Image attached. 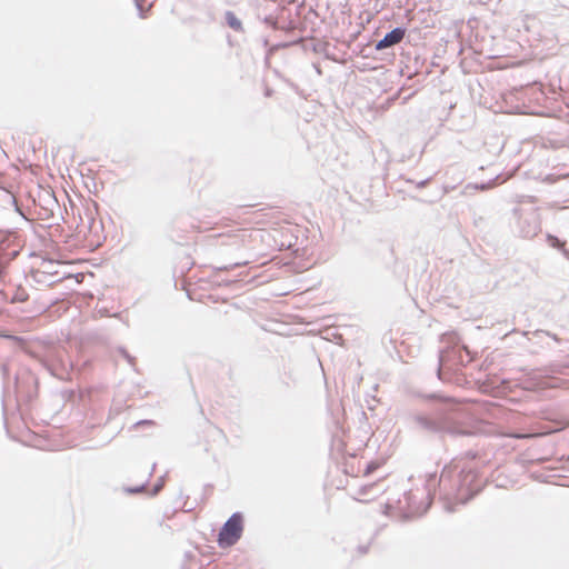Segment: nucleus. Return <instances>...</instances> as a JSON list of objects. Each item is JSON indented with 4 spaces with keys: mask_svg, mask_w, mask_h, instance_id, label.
Wrapping results in <instances>:
<instances>
[{
    "mask_svg": "<svg viewBox=\"0 0 569 569\" xmlns=\"http://www.w3.org/2000/svg\"><path fill=\"white\" fill-rule=\"evenodd\" d=\"M243 532V515L239 511L231 515L222 525L218 533V545L221 548L234 546Z\"/></svg>",
    "mask_w": 569,
    "mask_h": 569,
    "instance_id": "obj_5",
    "label": "nucleus"
},
{
    "mask_svg": "<svg viewBox=\"0 0 569 569\" xmlns=\"http://www.w3.org/2000/svg\"><path fill=\"white\" fill-rule=\"evenodd\" d=\"M430 180H431V178H427V179H423V180H421L419 182H416V187L418 189H422V188H425L430 182Z\"/></svg>",
    "mask_w": 569,
    "mask_h": 569,
    "instance_id": "obj_25",
    "label": "nucleus"
},
{
    "mask_svg": "<svg viewBox=\"0 0 569 569\" xmlns=\"http://www.w3.org/2000/svg\"><path fill=\"white\" fill-rule=\"evenodd\" d=\"M565 368H569V361L563 365Z\"/></svg>",
    "mask_w": 569,
    "mask_h": 569,
    "instance_id": "obj_31",
    "label": "nucleus"
},
{
    "mask_svg": "<svg viewBox=\"0 0 569 569\" xmlns=\"http://www.w3.org/2000/svg\"><path fill=\"white\" fill-rule=\"evenodd\" d=\"M286 8L284 7H276V9L261 17V14H258V18L262 20L263 23H266L268 27H270L273 30H282L284 32H292L297 29V23L284 16Z\"/></svg>",
    "mask_w": 569,
    "mask_h": 569,
    "instance_id": "obj_8",
    "label": "nucleus"
},
{
    "mask_svg": "<svg viewBox=\"0 0 569 569\" xmlns=\"http://www.w3.org/2000/svg\"><path fill=\"white\" fill-rule=\"evenodd\" d=\"M144 488H146V483H142V485L134 486V487H124L123 490H124V492H127L129 495H136V493L141 492Z\"/></svg>",
    "mask_w": 569,
    "mask_h": 569,
    "instance_id": "obj_20",
    "label": "nucleus"
},
{
    "mask_svg": "<svg viewBox=\"0 0 569 569\" xmlns=\"http://www.w3.org/2000/svg\"><path fill=\"white\" fill-rule=\"evenodd\" d=\"M144 0H134L136 8L138 10V14L141 19L147 18V10L143 8Z\"/></svg>",
    "mask_w": 569,
    "mask_h": 569,
    "instance_id": "obj_19",
    "label": "nucleus"
},
{
    "mask_svg": "<svg viewBox=\"0 0 569 569\" xmlns=\"http://www.w3.org/2000/svg\"><path fill=\"white\" fill-rule=\"evenodd\" d=\"M48 204H50L52 208H46V209L50 210L52 216H53V208L60 210L59 202L52 193H48Z\"/></svg>",
    "mask_w": 569,
    "mask_h": 569,
    "instance_id": "obj_14",
    "label": "nucleus"
},
{
    "mask_svg": "<svg viewBox=\"0 0 569 569\" xmlns=\"http://www.w3.org/2000/svg\"><path fill=\"white\" fill-rule=\"evenodd\" d=\"M224 22L233 31L239 32V33H243L244 32V28H243L242 21L231 10H227L224 12Z\"/></svg>",
    "mask_w": 569,
    "mask_h": 569,
    "instance_id": "obj_12",
    "label": "nucleus"
},
{
    "mask_svg": "<svg viewBox=\"0 0 569 569\" xmlns=\"http://www.w3.org/2000/svg\"><path fill=\"white\" fill-rule=\"evenodd\" d=\"M545 333H546L548 337L552 338L556 342H558V343L562 342V339H560L557 335L551 333V332H549V331H546Z\"/></svg>",
    "mask_w": 569,
    "mask_h": 569,
    "instance_id": "obj_26",
    "label": "nucleus"
},
{
    "mask_svg": "<svg viewBox=\"0 0 569 569\" xmlns=\"http://www.w3.org/2000/svg\"><path fill=\"white\" fill-rule=\"evenodd\" d=\"M368 549H369V546H359V547H358V551H359L361 555L367 553Z\"/></svg>",
    "mask_w": 569,
    "mask_h": 569,
    "instance_id": "obj_28",
    "label": "nucleus"
},
{
    "mask_svg": "<svg viewBox=\"0 0 569 569\" xmlns=\"http://www.w3.org/2000/svg\"><path fill=\"white\" fill-rule=\"evenodd\" d=\"M471 361L469 351L466 349L465 355L461 350H447L439 352V366L437 369V377L442 381H452L461 385L465 379L458 373L459 367H463Z\"/></svg>",
    "mask_w": 569,
    "mask_h": 569,
    "instance_id": "obj_3",
    "label": "nucleus"
},
{
    "mask_svg": "<svg viewBox=\"0 0 569 569\" xmlns=\"http://www.w3.org/2000/svg\"><path fill=\"white\" fill-rule=\"evenodd\" d=\"M19 254V250L13 249L8 251L0 243V280H2L7 273V268L9 263L17 258Z\"/></svg>",
    "mask_w": 569,
    "mask_h": 569,
    "instance_id": "obj_10",
    "label": "nucleus"
},
{
    "mask_svg": "<svg viewBox=\"0 0 569 569\" xmlns=\"http://www.w3.org/2000/svg\"><path fill=\"white\" fill-rule=\"evenodd\" d=\"M1 371H2L3 379H7V377L9 375V367H8V365L3 363L2 367H1Z\"/></svg>",
    "mask_w": 569,
    "mask_h": 569,
    "instance_id": "obj_27",
    "label": "nucleus"
},
{
    "mask_svg": "<svg viewBox=\"0 0 569 569\" xmlns=\"http://www.w3.org/2000/svg\"><path fill=\"white\" fill-rule=\"evenodd\" d=\"M477 480L478 473L467 462L452 460L439 477L437 472L426 476V488L429 496L439 495L446 511L455 512L457 505H466L480 491Z\"/></svg>",
    "mask_w": 569,
    "mask_h": 569,
    "instance_id": "obj_1",
    "label": "nucleus"
},
{
    "mask_svg": "<svg viewBox=\"0 0 569 569\" xmlns=\"http://www.w3.org/2000/svg\"><path fill=\"white\" fill-rule=\"evenodd\" d=\"M436 495H428L427 488L423 490H409L399 499V509L403 512V519L408 520L413 517H420L430 508L432 499Z\"/></svg>",
    "mask_w": 569,
    "mask_h": 569,
    "instance_id": "obj_4",
    "label": "nucleus"
},
{
    "mask_svg": "<svg viewBox=\"0 0 569 569\" xmlns=\"http://www.w3.org/2000/svg\"><path fill=\"white\" fill-rule=\"evenodd\" d=\"M28 299H29L28 292L21 287L16 289V291L11 298H9L4 291L0 290V302L16 303V302H24Z\"/></svg>",
    "mask_w": 569,
    "mask_h": 569,
    "instance_id": "obj_11",
    "label": "nucleus"
},
{
    "mask_svg": "<svg viewBox=\"0 0 569 569\" xmlns=\"http://www.w3.org/2000/svg\"><path fill=\"white\" fill-rule=\"evenodd\" d=\"M38 378L28 369H22L14 376V391L19 401L32 402L38 396Z\"/></svg>",
    "mask_w": 569,
    "mask_h": 569,
    "instance_id": "obj_6",
    "label": "nucleus"
},
{
    "mask_svg": "<svg viewBox=\"0 0 569 569\" xmlns=\"http://www.w3.org/2000/svg\"><path fill=\"white\" fill-rule=\"evenodd\" d=\"M517 214V232L520 237L532 239L541 231L540 213L536 209L526 211H516Z\"/></svg>",
    "mask_w": 569,
    "mask_h": 569,
    "instance_id": "obj_7",
    "label": "nucleus"
},
{
    "mask_svg": "<svg viewBox=\"0 0 569 569\" xmlns=\"http://www.w3.org/2000/svg\"><path fill=\"white\" fill-rule=\"evenodd\" d=\"M547 241L550 247L556 248L562 252V254L569 260V250L565 248L566 242L556 236L548 234Z\"/></svg>",
    "mask_w": 569,
    "mask_h": 569,
    "instance_id": "obj_13",
    "label": "nucleus"
},
{
    "mask_svg": "<svg viewBox=\"0 0 569 569\" xmlns=\"http://www.w3.org/2000/svg\"><path fill=\"white\" fill-rule=\"evenodd\" d=\"M118 351H119V353H120V355H121V356H122V357H123V358H124V359H126V360H127L131 366H133V365H134V362H136V358H134V357H132V356L127 351V349H126V348H123V347H119V348H118Z\"/></svg>",
    "mask_w": 569,
    "mask_h": 569,
    "instance_id": "obj_18",
    "label": "nucleus"
},
{
    "mask_svg": "<svg viewBox=\"0 0 569 569\" xmlns=\"http://www.w3.org/2000/svg\"><path fill=\"white\" fill-rule=\"evenodd\" d=\"M247 263H248V261H247V260H244V261H241V262H234V263H233V264H231V266H222V267H218L217 269H218L219 271H228V270H230V269H232V268H236V267L246 266Z\"/></svg>",
    "mask_w": 569,
    "mask_h": 569,
    "instance_id": "obj_21",
    "label": "nucleus"
},
{
    "mask_svg": "<svg viewBox=\"0 0 569 569\" xmlns=\"http://www.w3.org/2000/svg\"><path fill=\"white\" fill-rule=\"evenodd\" d=\"M406 32L407 29L402 26L393 28L375 43V49L377 51H382L385 49L395 47L403 40Z\"/></svg>",
    "mask_w": 569,
    "mask_h": 569,
    "instance_id": "obj_9",
    "label": "nucleus"
},
{
    "mask_svg": "<svg viewBox=\"0 0 569 569\" xmlns=\"http://www.w3.org/2000/svg\"><path fill=\"white\" fill-rule=\"evenodd\" d=\"M366 491H367V487H362V488H361V490H360V492H361L362 495H365V493H366Z\"/></svg>",
    "mask_w": 569,
    "mask_h": 569,
    "instance_id": "obj_29",
    "label": "nucleus"
},
{
    "mask_svg": "<svg viewBox=\"0 0 569 569\" xmlns=\"http://www.w3.org/2000/svg\"><path fill=\"white\" fill-rule=\"evenodd\" d=\"M492 183H493V181H489L487 183L475 184L473 188L479 189V190H487L488 188H490V186Z\"/></svg>",
    "mask_w": 569,
    "mask_h": 569,
    "instance_id": "obj_24",
    "label": "nucleus"
},
{
    "mask_svg": "<svg viewBox=\"0 0 569 569\" xmlns=\"http://www.w3.org/2000/svg\"><path fill=\"white\" fill-rule=\"evenodd\" d=\"M377 467L378 465H376L375 462H369L365 469V475L368 476L372 473L377 469Z\"/></svg>",
    "mask_w": 569,
    "mask_h": 569,
    "instance_id": "obj_23",
    "label": "nucleus"
},
{
    "mask_svg": "<svg viewBox=\"0 0 569 569\" xmlns=\"http://www.w3.org/2000/svg\"><path fill=\"white\" fill-rule=\"evenodd\" d=\"M164 486V478L161 477L157 480V482L153 485L152 489H151V492L150 495L151 496H157L163 488Z\"/></svg>",
    "mask_w": 569,
    "mask_h": 569,
    "instance_id": "obj_15",
    "label": "nucleus"
},
{
    "mask_svg": "<svg viewBox=\"0 0 569 569\" xmlns=\"http://www.w3.org/2000/svg\"><path fill=\"white\" fill-rule=\"evenodd\" d=\"M427 400H437L439 403L428 412H419L412 416L416 428L422 432L457 437L469 435L463 419L465 411L453 398L437 392L423 396Z\"/></svg>",
    "mask_w": 569,
    "mask_h": 569,
    "instance_id": "obj_2",
    "label": "nucleus"
},
{
    "mask_svg": "<svg viewBox=\"0 0 569 569\" xmlns=\"http://www.w3.org/2000/svg\"><path fill=\"white\" fill-rule=\"evenodd\" d=\"M118 351H119V353H120V355H121V356H122V357H123V358H124V359H126V360H127L131 366H133V365H134V362H136V358H134V357H132V356L127 351V349H126V348H123V347H119V348H118Z\"/></svg>",
    "mask_w": 569,
    "mask_h": 569,
    "instance_id": "obj_17",
    "label": "nucleus"
},
{
    "mask_svg": "<svg viewBox=\"0 0 569 569\" xmlns=\"http://www.w3.org/2000/svg\"><path fill=\"white\" fill-rule=\"evenodd\" d=\"M154 468H156V463H153V465H152V469H151V471H153V470H154ZM151 475H152V472H150V476H151Z\"/></svg>",
    "mask_w": 569,
    "mask_h": 569,
    "instance_id": "obj_30",
    "label": "nucleus"
},
{
    "mask_svg": "<svg viewBox=\"0 0 569 569\" xmlns=\"http://www.w3.org/2000/svg\"><path fill=\"white\" fill-rule=\"evenodd\" d=\"M153 425H154L153 420L143 419V420H139L138 422H136L133 425V427L134 428H139V427H142V426H153Z\"/></svg>",
    "mask_w": 569,
    "mask_h": 569,
    "instance_id": "obj_22",
    "label": "nucleus"
},
{
    "mask_svg": "<svg viewBox=\"0 0 569 569\" xmlns=\"http://www.w3.org/2000/svg\"><path fill=\"white\" fill-rule=\"evenodd\" d=\"M118 351H119V353H120V355H121V356H122V357H123V358H124V359H126V360H127L131 366H133V365H134V362H136V358H134V357H132V356L127 351V349H126V348H123V347H119V348H118Z\"/></svg>",
    "mask_w": 569,
    "mask_h": 569,
    "instance_id": "obj_16",
    "label": "nucleus"
}]
</instances>
